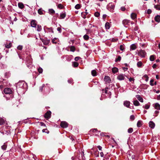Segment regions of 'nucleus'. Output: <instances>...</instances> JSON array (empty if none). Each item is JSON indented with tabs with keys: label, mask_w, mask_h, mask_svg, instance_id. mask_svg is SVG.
<instances>
[{
	"label": "nucleus",
	"mask_w": 160,
	"mask_h": 160,
	"mask_svg": "<svg viewBox=\"0 0 160 160\" xmlns=\"http://www.w3.org/2000/svg\"><path fill=\"white\" fill-rule=\"evenodd\" d=\"M24 84L23 81H19L16 84L17 88H23Z\"/></svg>",
	"instance_id": "nucleus-1"
},
{
	"label": "nucleus",
	"mask_w": 160,
	"mask_h": 160,
	"mask_svg": "<svg viewBox=\"0 0 160 160\" xmlns=\"http://www.w3.org/2000/svg\"><path fill=\"white\" fill-rule=\"evenodd\" d=\"M146 54V53L144 50H141L138 53V55L142 58L145 57Z\"/></svg>",
	"instance_id": "nucleus-2"
},
{
	"label": "nucleus",
	"mask_w": 160,
	"mask_h": 160,
	"mask_svg": "<svg viewBox=\"0 0 160 160\" xmlns=\"http://www.w3.org/2000/svg\"><path fill=\"white\" fill-rule=\"evenodd\" d=\"M51 112L50 111H47L46 113H45L44 115V118L47 120L51 118Z\"/></svg>",
	"instance_id": "nucleus-3"
},
{
	"label": "nucleus",
	"mask_w": 160,
	"mask_h": 160,
	"mask_svg": "<svg viewBox=\"0 0 160 160\" xmlns=\"http://www.w3.org/2000/svg\"><path fill=\"white\" fill-rule=\"evenodd\" d=\"M4 92L6 94H10L12 92L11 89L9 88H5L4 90Z\"/></svg>",
	"instance_id": "nucleus-4"
},
{
	"label": "nucleus",
	"mask_w": 160,
	"mask_h": 160,
	"mask_svg": "<svg viewBox=\"0 0 160 160\" xmlns=\"http://www.w3.org/2000/svg\"><path fill=\"white\" fill-rule=\"evenodd\" d=\"M60 126L63 128H66L68 126V124L66 122L62 121L61 122Z\"/></svg>",
	"instance_id": "nucleus-5"
},
{
	"label": "nucleus",
	"mask_w": 160,
	"mask_h": 160,
	"mask_svg": "<svg viewBox=\"0 0 160 160\" xmlns=\"http://www.w3.org/2000/svg\"><path fill=\"white\" fill-rule=\"evenodd\" d=\"M104 81L107 83H109L111 81L110 78L108 76H105L104 78Z\"/></svg>",
	"instance_id": "nucleus-6"
},
{
	"label": "nucleus",
	"mask_w": 160,
	"mask_h": 160,
	"mask_svg": "<svg viewBox=\"0 0 160 160\" xmlns=\"http://www.w3.org/2000/svg\"><path fill=\"white\" fill-rule=\"evenodd\" d=\"M117 79L119 80H122L125 78V75L123 74H120L117 76Z\"/></svg>",
	"instance_id": "nucleus-7"
},
{
	"label": "nucleus",
	"mask_w": 160,
	"mask_h": 160,
	"mask_svg": "<svg viewBox=\"0 0 160 160\" xmlns=\"http://www.w3.org/2000/svg\"><path fill=\"white\" fill-rule=\"evenodd\" d=\"M31 26H32V27H36L37 25L36 21L34 20H32L31 22Z\"/></svg>",
	"instance_id": "nucleus-8"
},
{
	"label": "nucleus",
	"mask_w": 160,
	"mask_h": 160,
	"mask_svg": "<svg viewBox=\"0 0 160 160\" xmlns=\"http://www.w3.org/2000/svg\"><path fill=\"white\" fill-rule=\"evenodd\" d=\"M42 71H36L33 72V75H35L36 77L38 76L39 74L42 73Z\"/></svg>",
	"instance_id": "nucleus-9"
},
{
	"label": "nucleus",
	"mask_w": 160,
	"mask_h": 160,
	"mask_svg": "<svg viewBox=\"0 0 160 160\" xmlns=\"http://www.w3.org/2000/svg\"><path fill=\"white\" fill-rule=\"evenodd\" d=\"M108 8H110V10L111 12H113L114 9V6L112 3H110L108 5Z\"/></svg>",
	"instance_id": "nucleus-10"
},
{
	"label": "nucleus",
	"mask_w": 160,
	"mask_h": 160,
	"mask_svg": "<svg viewBox=\"0 0 160 160\" xmlns=\"http://www.w3.org/2000/svg\"><path fill=\"white\" fill-rule=\"evenodd\" d=\"M154 19L156 22L159 23L160 22V16L159 15H156Z\"/></svg>",
	"instance_id": "nucleus-11"
},
{
	"label": "nucleus",
	"mask_w": 160,
	"mask_h": 160,
	"mask_svg": "<svg viewBox=\"0 0 160 160\" xmlns=\"http://www.w3.org/2000/svg\"><path fill=\"white\" fill-rule=\"evenodd\" d=\"M130 22V21L127 19H124L122 21V23L124 25H128Z\"/></svg>",
	"instance_id": "nucleus-12"
},
{
	"label": "nucleus",
	"mask_w": 160,
	"mask_h": 160,
	"mask_svg": "<svg viewBox=\"0 0 160 160\" xmlns=\"http://www.w3.org/2000/svg\"><path fill=\"white\" fill-rule=\"evenodd\" d=\"M149 126L151 128H153L155 127V124L152 121H151L149 122Z\"/></svg>",
	"instance_id": "nucleus-13"
},
{
	"label": "nucleus",
	"mask_w": 160,
	"mask_h": 160,
	"mask_svg": "<svg viewBox=\"0 0 160 160\" xmlns=\"http://www.w3.org/2000/svg\"><path fill=\"white\" fill-rule=\"evenodd\" d=\"M130 104V102L129 101H126L124 102V105L125 106L128 108H129Z\"/></svg>",
	"instance_id": "nucleus-14"
},
{
	"label": "nucleus",
	"mask_w": 160,
	"mask_h": 160,
	"mask_svg": "<svg viewBox=\"0 0 160 160\" xmlns=\"http://www.w3.org/2000/svg\"><path fill=\"white\" fill-rule=\"evenodd\" d=\"M66 16V14L65 12L62 13L60 14V17L59 18L60 19H64Z\"/></svg>",
	"instance_id": "nucleus-15"
},
{
	"label": "nucleus",
	"mask_w": 160,
	"mask_h": 160,
	"mask_svg": "<svg viewBox=\"0 0 160 160\" xmlns=\"http://www.w3.org/2000/svg\"><path fill=\"white\" fill-rule=\"evenodd\" d=\"M136 98L138 99L140 102H143V98L141 97L140 95H137L136 96Z\"/></svg>",
	"instance_id": "nucleus-16"
},
{
	"label": "nucleus",
	"mask_w": 160,
	"mask_h": 160,
	"mask_svg": "<svg viewBox=\"0 0 160 160\" xmlns=\"http://www.w3.org/2000/svg\"><path fill=\"white\" fill-rule=\"evenodd\" d=\"M154 108L155 109L159 110H160V105L158 103H156L155 104Z\"/></svg>",
	"instance_id": "nucleus-17"
},
{
	"label": "nucleus",
	"mask_w": 160,
	"mask_h": 160,
	"mask_svg": "<svg viewBox=\"0 0 160 160\" xmlns=\"http://www.w3.org/2000/svg\"><path fill=\"white\" fill-rule=\"evenodd\" d=\"M42 42L44 45H47L50 43V40H44L42 41Z\"/></svg>",
	"instance_id": "nucleus-18"
},
{
	"label": "nucleus",
	"mask_w": 160,
	"mask_h": 160,
	"mask_svg": "<svg viewBox=\"0 0 160 160\" xmlns=\"http://www.w3.org/2000/svg\"><path fill=\"white\" fill-rule=\"evenodd\" d=\"M18 6L21 9H23L24 8V5L22 2H19L18 3Z\"/></svg>",
	"instance_id": "nucleus-19"
},
{
	"label": "nucleus",
	"mask_w": 160,
	"mask_h": 160,
	"mask_svg": "<svg viewBox=\"0 0 160 160\" xmlns=\"http://www.w3.org/2000/svg\"><path fill=\"white\" fill-rule=\"evenodd\" d=\"M131 18L133 20L136 18L137 15L134 13H132L131 15Z\"/></svg>",
	"instance_id": "nucleus-20"
},
{
	"label": "nucleus",
	"mask_w": 160,
	"mask_h": 160,
	"mask_svg": "<svg viewBox=\"0 0 160 160\" xmlns=\"http://www.w3.org/2000/svg\"><path fill=\"white\" fill-rule=\"evenodd\" d=\"M58 38H54L52 40V42L53 44H56L58 42Z\"/></svg>",
	"instance_id": "nucleus-21"
},
{
	"label": "nucleus",
	"mask_w": 160,
	"mask_h": 160,
	"mask_svg": "<svg viewBox=\"0 0 160 160\" xmlns=\"http://www.w3.org/2000/svg\"><path fill=\"white\" fill-rule=\"evenodd\" d=\"M133 104L135 106H138L140 105V103L137 100H135L133 101Z\"/></svg>",
	"instance_id": "nucleus-22"
},
{
	"label": "nucleus",
	"mask_w": 160,
	"mask_h": 160,
	"mask_svg": "<svg viewBox=\"0 0 160 160\" xmlns=\"http://www.w3.org/2000/svg\"><path fill=\"white\" fill-rule=\"evenodd\" d=\"M7 146L6 143H4V144L1 147L2 149L3 150H5L7 148Z\"/></svg>",
	"instance_id": "nucleus-23"
},
{
	"label": "nucleus",
	"mask_w": 160,
	"mask_h": 160,
	"mask_svg": "<svg viewBox=\"0 0 160 160\" xmlns=\"http://www.w3.org/2000/svg\"><path fill=\"white\" fill-rule=\"evenodd\" d=\"M136 48V46L135 44H132L130 46V48L132 50L135 49Z\"/></svg>",
	"instance_id": "nucleus-24"
},
{
	"label": "nucleus",
	"mask_w": 160,
	"mask_h": 160,
	"mask_svg": "<svg viewBox=\"0 0 160 160\" xmlns=\"http://www.w3.org/2000/svg\"><path fill=\"white\" fill-rule=\"evenodd\" d=\"M76 50L75 47L73 46H72L70 47V51L74 52Z\"/></svg>",
	"instance_id": "nucleus-25"
},
{
	"label": "nucleus",
	"mask_w": 160,
	"mask_h": 160,
	"mask_svg": "<svg viewBox=\"0 0 160 160\" xmlns=\"http://www.w3.org/2000/svg\"><path fill=\"white\" fill-rule=\"evenodd\" d=\"M88 13H85L84 12H82L81 13L82 17L84 19L86 18V16L88 14Z\"/></svg>",
	"instance_id": "nucleus-26"
},
{
	"label": "nucleus",
	"mask_w": 160,
	"mask_h": 160,
	"mask_svg": "<svg viewBox=\"0 0 160 160\" xmlns=\"http://www.w3.org/2000/svg\"><path fill=\"white\" fill-rule=\"evenodd\" d=\"M43 10H42V9L41 8L39 9L38 10V13L40 15H42L43 14Z\"/></svg>",
	"instance_id": "nucleus-27"
},
{
	"label": "nucleus",
	"mask_w": 160,
	"mask_h": 160,
	"mask_svg": "<svg viewBox=\"0 0 160 160\" xmlns=\"http://www.w3.org/2000/svg\"><path fill=\"white\" fill-rule=\"evenodd\" d=\"M142 79H145V81L147 82L148 81V75L146 74L142 77Z\"/></svg>",
	"instance_id": "nucleus-28"
},
{
	"label": "nucleus",
	"mask_w": 160,
	"mask_h": 160,
	"mask_svg": "<svg viewBox=\"0 0 160 160\" xmlns=\"http://www.w3.org/2000/svg\"><path fill=\"white\" fill-rule=\"evenodd\" d=\"M155 56L154 55H151L150 57V60L151 61H153L155 59Z\"/></svg>",
	"instance_id": "nucleus-29"
},
{
	"label": "nucleus",
	"mask_w": 160,
	"mask_h": 160,
	"mask_svg": "<svg viewBox=\"0 0 160 160\" xmlns=\"http://www.w3.org/2000/svg\"><path fill=\"white\" fill-rule=\"evenodd\" d=\"M42 30V27L40 25H38L37 28V30L38 31H40Z\"/></svg>",
	"instance_id": "nucleus-30"
},
{
	"label": "nucleus",
	"mask_w": 160,
	"mask_h": 160,
	"mask_svg": "<svg viewBox=\"0 0 160 160\" xmlns=\"http://www.w3.org/2000/svg\"><path fill=\"white\" fill-rule=\"evenodd\" d=\"M142 125V121H139L137 123V126L138 127H140Z\"/></svg>",
	"instance_id": "nucleus-31"
},
{
	"label": "nucleus",
	"mask_w": 160,
	"mask_h": 160,
	"mask_svg": "<svg viewBox=\"0 0 160 160\" xmlns=\"http://www.w3.org/2000/svg\"><path fill=\"white\" fill-rule=\"evenodd\" d=\"M11 45H12L11 43L10 42H9V44H5V47L7 48H9L11 47Z\"/></svg>",
	"instance_id": "nucleus-32"
},
{
	"label": "nucleus",
	"mask_w": 160,
	"mask_h": 160,
	"mask_svg": "<svg viewBox=\"0 0 160 160\" xmlns=\"http://www.w3.org/2000/svg\"><path fill=\"white\" fill-rule=\"evenodd\" d=\"M124 65H125V67H122V68H123V69L125 70V69L127 70H128V67H129V66H128V64H127V63H125V64H124Z\"/></svg>",
	"instance_id": "nucleus-33"
},
{
	"label": "nucleus",
	"mask_w": 160,
	"mask_h": 160,
	"mask_svg": "<svg viewBox=\"0 0 160 160\" xmlns=\"http://www.w3.org/2000/svg\"><path fill=\"white\" fill-rule=\"evenodd\" d=\"M105 27L106 29H109L110 28L109 23L108 22H107L105 24Z\"/></svg>",
	"instance_id": "nucleus-34"
},
{
	"label": "nucleus",
	"mask_w": 160,
	"mask_h": 160,
	"mask_svg": "<svg viewBox=\"0 0 160 160\" xmlns=\"http://www.w3.org/2000/svg\"><path fill=\"white\" fill-rule=\"evenodd\" d=\"M49 11L50 14H52L55 13V12L54 10L52 9H50L49 10Z\"/></svg>",
	"instance_id": "nucleus-35"
},
{
	"label": "nucleus",
	"mask_w": 160,
	"mask_h": 160,
	"mask_svg": "<svg viewBox=\"0 0 160 160\" xmlns=\"http://www.w3.org/2000/svg\"><path fill=\"white\" fill-rule=\"evenodd\" d=\"M5 123V121L4 119L0 118V125H2Z\"/></svg>",
	"instance_id": "nucleus-36"
},
{
	"label": "nucleus",
	"mask_w": 160,
	"mask_h": 160,
	"mask_svg": "<svg viewBox=\"0 0 160 160\" xmlns=\"http://www.w3.org/2000/svg\"><path fill=\"white\" fill-rule=\"evenodd\" d=\"M91 73L92 75L93 76L97 75V72L96 71H92Z\"/></svg>",
	"instance_id": "nucleus-37"
},
{
	"label": "nucleus",
	"mask_w": 160,
	"mask_h": 160,
	"mask_svg": "<svg viewBox=\"0 0 160 160\" xmlns=\"http://www.w3.org/2000/svg\"><path fill=\"white\" fill-rule=\"evenodd\" d=\"M121 58L120 56H118V58H116L115 60V61L116 62H118V61H120L121 60Z\"/></svg>",
	"instance_id": "nucleus-38"
},
{
	"label": "nucleus",
	"mask_w": 160,
	"mask_h": 160,
	"mask_svg": "<svg viewBox=\"0 0 160 160\" xmlns=\"http://www.w3.org/2000/svg\"><path fill=\"white\" fill-rule=\"evenodd\" d=\"M133 131V129L132 128H130L128 130V132L129 133H131Z\"/></svg>",
	"instance_id": "nucleus-39"
},
{
	"label": "nucleus",
	"mask_w": 160,
	"mask_h": 160,
	"mask_svg": "<svg viewBox=\"0 0 160 160\" xmlns=\"http://www.w3.org/2000/svg\"><path fill=\"white\" fill-rule=\"evenodd\" d=\"M58 7L59 9H62L64 8V6L61 4H59L58 5Z\"/></svg>",
	"instance_id": "nucleus-40"
},
{
	"label": "nucleus",
	"mask_w": 160,
	"mask_h": 160,
	"mask_svg": "<svg viewBox=\"0 0 160 160\" xmlns=\"http://www.w3.org/2000/svg\"><path fill=\"white\" fill-rule=\"evenodd\" d=\"M142 62L141 61H139L137 62V65L138 67H140L142 66Z\"/></svg>",
	"instance_id": "nucleus-41"
},
{
	"label": "nucleus",
	"mask_w": 160,
	"mask_h": 160,
	"mask_svg": "<svg viewBox=\"0 0 160 160\" xmlns=\"http://www.w3.org/2000/svg\"><path fill=\"white\" fill-rule=\"evenodd\" d=\"M154 7L157 10H160V5H155L154 6Z\"/></svg>",
	"instance_id": "nucleus-42"
},
{
	"label": "nucleus",
	"mask_w": 160,
	"mask_h": 160,
	"mask_svg": "<svg viewBox=\"0 0 160 160\" xmlns=\"http://www.w3.org/2000/svg\"><path fill=\"white\" fill-rule=\"evenodd\" d=\"M100 13L98 12H96L94 13V16L97 17H98L100 16Z\"/></svg>",
	"instance_id": "nucleus-43"
},
{
	"label": "nucleus",
	"mask_w": 160,
	"mask_h": 160,
	"mask_svg": "<svg viewBox=\"0 0 160 160\" xmlns=\"http://www.w3.org/2000/svg\"><path fill=\"white\" fill-rule=\"evenodd\" d=\"M89 37L87 35H85L83 36V38L84 40H87L89 39Z\"/></svg>",
	"instance_id": "nucleus-44"
},
{
	"label": "nucleus",
	"mask_w": 160,
	"mask_h": 160,
	"mask_svg": "<svg viewBox=\"0 0 160 160\" xmlns=\"http://www.w3.org/2000/svg\"><path fill=\"white\" fill-rule=\"evenodd\" d=\"M42 132H45L47 133H49V131L48 130L47 128L45 129H43L42 130Z\"/></svg>",
	"instance_id": "nucleus-45"
},
{
	"label": "nucleus",
	"mask_w": 160,
	"mask_h": 160,
	"mask_svg": "<svg viewBox=\"0 0 160 160\" xmlns=\"http://www.w3.org/2000/svg\"><path fill=\"white\" fill-rule=\"evenodd\" d=\"M135 116L133 115H131L130 117V119L131 121H133L135 119Z\"/></svg>",
	"instance_id": "nucleus-46"
},
{
	"label": "nucleus",
	"mask_w": 160,
	"mask_h": 160,
	"mask_svg": "<svg viewBox=\"0 0 160 160\" xmlns=\"http://www.w3.org/2000/svg\"><path fill=\"white\" fill-rule=\"evenodd\" d=\"M75 8L76 9H79L81 8V6L79 4H77L75 7Z\"/></svg>",
	"instance_id": "nucleus-47"
},
{
	"label": "nucleus",
	"mask_w": 160,
	"mask_h": 160,
	"mask_svg": "<svg viewBox=\"0 0 160 160\" xmlns=\"http://www.w3.org/2000/svg\"><path fill=\"white\" fill-rule=\"evenodd\" d=\"M73 66L75 67H77L78 65V64L77 62H74L73 63Z\"/></svg>",
	"instance_id": "nucleus-48"
},
{
	"label": "nucleus",
	"mask_w": 160,
	"mask_h": 160,
	"mask_svg": "<svg viewBox=\"0 0 160 160\" xmlns=\"http://www.w3.org/2000/svg\"><path fill=\"white\" fill-rule=\"evenodd\" d=\"M149 107H150V105H148V104H146L144 107H143L145 109H148L149 108Z\"/></svg>",
	"instance_id": "nucleus-49"
},
{
	"label": "nucleus",
	"mask_w": 160,
	"mask_h": 160,
	"mask_svg": "<svg viewBox=\"0 0 160 160\" xmlns=\"http://www.w3.org/2000/svg\"><path fill=\"white\" fill-rule=\"evenodd\" d=\"M129 158H131L132 159H134L135 158V156L133 154L132 156L131 155L129 154Z\"/></svg>",
	"instance_id": "nucleus-50"
},
{
	"label": "nucleus",
	"mask_w": 160,
	"mask_h": 160,
	"mask_svg": "<svg viewBox=\"0 0 160 160\" xmlns=\"http://www.w3.org/2000/svg\"><path fill=\"white\" fill-rule=\"evenodd\" d=\"M152 12V10L150 9H148L147 10V13L148 14H151Z\"/></svg>",
	"instance_id": "nucleus-51"
},
{
	"label": "nucleus",
	"mask_w": 160,
	"mask_h": 160,
	"mask_svg": "<svg viewBox=\"0 0 160 160\" xmlns=\"http://www.w3.org/2000/svg\"><path fill=\"white\" fill-rule=\"evenodd\" d=\"M22 46L21 45L18 46L17 47V49L20 50H22Z\"/></svg>",
	"instance_id": "nucleus-52"
},
{
	"label": "nucleus",
	"mask_w": 160,
	"mask_h": 160,
	"mask_svg": "<svg viewBox=\"0 0 160 160\" xmlns=\"http://www.w3.org/2000/svg\"><path fill=\"white\" fill-rule=\"evenodd\" d=\"M129 81L130 82H133L134 81V79L133 78H129Z\"/></svg>",
	"instance_id": "nucleus-53"
},
{
	"label": "nucleus",
	"mask_w": 160,
	"mask_h": 160,
	"mask_svg": "<svg viewBox=\"0 0 160 160\" xmlns=\"http://www.w3.org/2000/svg\"><path fill=\"white\" fill-rule=\"evenodd\" d=\"M73 80L72 79H70L68 80V82L69 83H72L73 84Z\"/></svg>",
	"instance_id": "nucleus-54"
},
{
	"label": "nucleus",
	"mask_w": 160,
	"mask_h": 160,
	"mask_svg": "<svg viewBox=\"0 0 160 160\" xmlns=\"http://www.w3.org/2000/svg\"><path fill=\"white\" fill-rule=\"evenodd\" d=\"M47 28L48 30V31L49 32H52L53 33V30H52V28Z\"/></svg>",
	"instance_id": "nucleus-55"
},
{
	"label": "nucleus",
	"mask_w": 160,
	"mask_h": 160,
	"mask_svg": "<svg viewBox=\"0 0 160 160\" xmlns=\"http://www.w3.org/2000/svg\"><path fill=\"white\" fill-rule=\"evenodd\" d=\"M154 82V80L153 79H152L150 81V84L151 86H153L154 85V84L153 83V82Z\"/></svg>",
	"instance_id": "nucleus-56"
},
{
	"label": "nucleus",
	"mask_w": 160,
	"mask_h": 160,
	"mask_svg": "<svg viewBox=\"0 0 160 160\" xmlns=\"http://www.w3.org/2000/svg\"><path fill=\"white\" fill-rule=\"evenodd\" d=\"M80 59H81V58L80 57H77L75 58L74 60L76 61H77L78 60H79Z\"/></svg>",
	"instance_id": "nucleus-57"
},
{
	"label": "nucleus",
	"mask_w": 160,
	"mask_h": 160,
	"mask_svg": "<svg viewBox=\"0 0 160 160\" xmlns=\"http://www.w3.org/2000/svg\"><path fill=\"white\" fill-rule=\"evenodd\" d=\"M40 126H42L46 127V125L44 123H43L42 122H40Z\"/></svg>",
	"instance_id": "nucleus-58"
},
{
	"label": "nucleus",
	"mask_w": 160,
	"mask_h": 160,
	"mask_svg": "<svg viewBox=\"0 0 160 160\" xmlns=\"http://www.w3.org/2000/svg\"><path fill=\"white\" fill-rule=\"evenodd\" d=\"M120 49L122 51H123L124 49V47L122 45H121L120 46Z\"/></svg>",
	"instance_id": "nucleus-59"
},
{
	"label": "nucleus",
	"mask_w": 160,
	"mask_h": 160,
	"mask_svg": "<svg viewBox=\"0 0 160 160\" xmlns=\"http://www.w3.org/2000/svg\"><path fill=\"white\" fill-rule=\"evenodd\" d=\"M91 131L92 132H93L98 131V130L96 128L92 129L91 130Z\"/></svg>",
	"instance_id": "nucleus-60"
},
{
	"label": "nucleus",
	"mask_w": 160,
	"mask_h": 160,
	"mask_svg": "<svg viewBox=\"0 0 160 160\" xmlns=\"http://www.w3.org/2000/svg\"><path fill=\"white\" fill-rule=\"evenodd\" d=\"M57 30L59 32V33L61 32V29L60 27H58L57 28Z\"/></svg>",
	"instance_id": "nucleus-61"
},
{
	"label": "nucleus",
	"mask_w": 160,
	"mask_h": 160,
	"mask_svg": "<svg viewBox=\"0 0 160 160\" xmlns=\"http://www.w3.org/2000/svg\"><path fill=\"white\" fill-rule=\"evenodd\" d=\"M159 112L158 111H156L155 112V114H156L154 115L156 117L158 116V113H159Z\"/></svg>",
	"instance_id": "nucleus-62"
},
{
	"label": "nucleus",
	"mask_w": 160,
	"mask_h": 160,
	"mask_svg": "<svg viewBox=\"0 0 160 160\" xmlns=\"http://www.w3.org/2000/svg\"><path fill=\"white\" fill-rule=\"evenodd\" d=\"M44 87V84H43L42 86L40 88V90L41 91H42V90L43 88Z\"/></svg>",
	"instance_id": "nucleus-63"
},
{
	"label": "nucleus",
	"mask_w": 160,
	"mask_h": 160,
	"mask_svg": "<svg viewBox=\"0 0 160 160\" xmlns=\"http://www.w3.org/2000/svg\"><path fill=\"white\" fill-rule=\"evenodd\" d=\"M121 9L122 11H123L125 10L126 8L124 7H122L121 8Z\"/></svg>",
	"instance_id": "nucleus-64"
}]
</instances>
